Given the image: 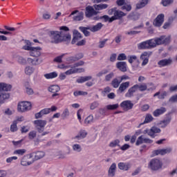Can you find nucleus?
<instances>
[{
    "instance_id": "f257e3e1",
    "label": "nucleus",
    "mask_w": 177,
    "mask_h": 177,
    "mask_svg": "<svg viewBox=\"0 0 177 177\" xmlns=\"http://www.w3.org/2000/svg\"><path fill=\"white\" fill-rule=\"evenodd\" d=\"M171 42V37L162 35L160 37H155L138 44V49L139 50H145L147 49H153L158 45H168Z\"/></svg>"
},
{
    "instance_id": "f03ea898",
    "label": "nucleus",
    "mask_w": 177,
    "mask_h": 177,
    "mask_svg": "<svg viewBox=\"0 0 177 177\" xmlns=\"http://www.w3.org/2000/svg\"><path fill=\"white\" fill-rule=\"evenodd\" d=\"M49 35L53 39L52 44H60L61 42H70L71 41V35L66 33V32L51 30L49 32Z\"/></svg>"
},
{
    "instance_id": "7ed1b4c3",
    "label": "nucleus",
    "mask_w": 177,
    "mask_h": 177,
    "mask_svg": "<svg viewBox=\"0 0 177 177\" xmlns=\"http://www.w3.org/2000/svg\"><path fill=\"white\" fill-rule=\"evenodd\" d=\"M145 92L146 91H154V88L150 87L147 88V84L142 83V84H136L133 86L130 87L128 91L125 94L126 97H133L134 94L136 92Z\"/></svg>"
},
{
    "instance_id": "20e7f679",
    "label": "nucleus",
    "mask_w": 177,
    "mask_h": 177,
    "mask_svg": "<svg viewBox=\"0 0 177 177\" xmlns=\"http://www.w3.org/2000/svg\"><path fill=\"white\" fill-rule=\"evenodd\" d=\"M12 89V85L6 83H0V104L5 103L10 97V94L5 92H9Z\"/></svg>"
},
{
    "instance_id": "39448f33",
    "label": "nucleus",
    "mask_w": 177,
    "mask_h": 177,
    "mask_svg": "<svg viewBox=\"0 0 177 177\" xmlns=\"http://www.w3.org/2000/svg\"><path fill=\"white\" fill-rule=\"evenodd\" d=\"M24 50H30L29 53L32 57H39L42 53V48L39 46L32 47L31 46V41H26V45L22 47Z\"/></svg>"
},
{
    "instance_id": "423d86ee",
    "label": "nucleus",
    "mask_w": 177,
    "mask_h": 177,
    "mask_svg": "<svg viewBox=\"0 0 177 177\" xmlns=\"http://www.w3.org/2000/svg\"><path fill=\"white\" fill-rule=\"evenodd\" d=\"M162 167H164V163L158 158H153L148 162V169L151 172L162 171Z\"/></svg>"
},
{
    "instance_id": "0eeeda50",
    "label": "nucleus",
    "mask_w": 177,
    "mask_h": 177,
    "mask_svg": "<svg viewBox=\"0 0 177 177\" xmlns=\"http://www.w3.org/2000/svg\"><path fill=\"white\" fill-rule=\"evenodd\" d=\"M31 102L27 101H23L18 104L17 110L19 113H24L25 111H28L31 110Z\"/></svg>"
},
{
    "instance_id": "6e6552de",
    "label": "nucleus",
    "mask_w": 177,
    "mask_h": 177,
    "mask_svg": "<svg viewBox=\"0 0 177 177\" xmlns=\"http://www.w3.org/2000/svg\"><path fill=\"white\" fill-rule=\"evenodd\" d=\"M85 16L87 19H91V17H93V16H97L99 13V11H96L93 6H87L85 8Z\"/></svg>"
},
{
    "instance_id": "1a4fd4ad",
    "label": "nucleus",
    "mask_w": 177,
    "mask_h": 177,
    "mask_svg": "<svg viewBox=\"0 0 177 177\" xmlns=\"http://www.w3.org/2000/svg\"><path fill=\"white\" fill-rule=\"evenodd\" d=\"M33 124H35V127L36 129L38 131V132L41 133V132H44L47 122L46 120H35L33 122Z\"/></svg>"
},
{
    "instance_id": "9d476101",
    "label": "nucleus",
    "mask_w": 177,
    "mask_h": 177,
    "mask_svg": "<svg viewBox=\"0 0 177 177\" xmlns=\"http://www.w3.org/2000/svg\"><path fill=\"white\" fill-rule=\"evenodd\" d=\"M48 91L53 93L51 95L53 99H59L60 94L57 93V92H60V86L58 85H51L48 88Z\"/></svg>"
},
{
    "instance_id": "9b49d317",
    "label": "nucleus",
    "mask_w": 177,
    "mask_h": 177,
    "mask_svg": "<svg viewBox=\"0 0 177 177\" xmlns=\"http://www.w3.org/2000/svg\"><path fill=\"white\" fill-rule=\"evenodd\" d=\"M165 17L164 14H159L153 21L154 27H161L164 23Z\"/></svg>"
},
{
    "instance_id": "f8f14e48",
    "label": "nucleus",
    "mask_w": 177,
    "mask_h": 177,
    "mask_svg": "<svg viewBox=\"0 0 177 177\" xmlns=\"http://www.w3.org/2000/svg\"><path fill=\"white\" fill-rule=\"evenodd\" d=\"M32 157H34V153H30V154L24 156L21 160V165H22L23 167H27V165H31V164H32V162H30L28 161V160H30V158H32Z\"/></svg>"
},
{
    "instance_id": "ddd939ff",
    "label": "nucleus",
    "mask_w": 177,
    "mask_h": 177,
    "mask_svg": "<svg viewBox=\"0 0 177 177\" xmlns=\"http://www.w3.org/2000/svg\"><path fill=\"white\" fill-rule=\"evenodd\" d=\"M120 107L125 111H128V110L133 109V103L131 100H124L120 103Z\"/></svg>"
},
{
    "instance_id": "4468645a",
    "label": "nucleus",
    "mask_w": 177,
    "mask_h": 177,
    "mask_svg": "<svg viewBox=\"0 0 177 177\" xmlns=\"http://www.w3.org/2000/svg\"><path fill=\"white\" fill-rule=\"evenodd\" d=\"M151 53H151L150 51H149V52L145 51L141 55L140 59L142 60H143L142 62V66H146V64H147V63H149V57H150Z\"/></svg>"
},
{
    "instance_id": "2eb2a0df",
    "label": "nucleus",
    "mask_w": 177,
    "mask_h": 177,
    "mask_svg": "<svg viewBox=\"0 0 177 177\" xmlns=\"http://www.w3.org/2000/svg\"><path fill=\"white\" fill-rule=\"evenodd\" d=\"M116 68L120 71H122V73H127L128 71V65L126 62H118L116 64Z\"/></svg>"
},
{
    "instance_id": "dca6fc26",
    "label": "nucleus",
    "mask_w": 177,
    "mask_h": 177,
    "mask_svg": "<svg viewBox=\"0 0 177 177\" xmlns=\"http://www.w3.org/2000/svg\"><path fill=\"white\" fill-rule=\"evenodd\" d=\"M171 151H172V149L169 147L166 149L156 150L153 151V154L155 156H158V154H160V156H165V154H169Z\"/></svg>"
},
{
    "instance_id": "f3484780",
    "label": "nucleus",
    "mask_w": 177,
    "mask_h": 177,
    "mask_svg": "<svg viewBox=\"0 0 177 177\" xmlns=\"http://www.w3.org/2000/svg\"><path fill=\"white\" fill-rule=\"evenodd\" d=\"M115 172H117V164L113 162L109 167L108 170V176L109 177H114L115 176Z\"/></svg>"
},
{
    "instance_id": "a211bd4d",
    "label": "nucleus",
    "mask_w": 177,
    "mask_h": 177,
    "mask_svg": "<svg viewBox=\"0 0 177 177\" xmlns=\"http://www.w3.org/2000/svg\"><path fill=\"white\" fill-rule=\"evenodd\" d=\"M124 16H125L124 12L116 10L114 12V15L111 17V20L113 21L114 20H120V19H122Z\"/></svg>"
},
{
    "instance_id": "6ab92c4d",
    "label": "nucleus",
    "mask_w": 177,
    "mask_h": 177,
    "mask_svg": "<svg viewBox=\"0 0 177 177\" xmlns=\"http://www.w3.org/2000/svg\"><path fill=\"white\" fill-rule=\"evenodd\" d=\"M166 112L167 109L165 107H160L153 112V117H160V115H162V114H165Z\"/></svg>"
},
{
    "instance_id": "aec40b11",
    "label": "nucleus",
    "mask_w": 177,
    "mask_h": 177,
    "mask_svg": "<svg viewBox=\"0 0 177 177\" xmlns=\"http://www.w3.org/2000/svg\"><path fill=\"white\" fill-rule=\"evenodd\" d=\"M130 84L131 83L129 82H123V83L120 84V85L118 89V92H120V93H122L125 92V91H127V89H128V88H129Z\"/></svg>"
},
{
    "instance_id": "412c9836",
    "label": "nucleus",
    "mask_w": 177,
    "mask_h": 177,
    "mask_svg": "<svg viewBox=\"0 0 177 177\" xmlns=\"http://www.w3.org/2000/svg\"><path fill=\"white\" fill-rule=\"evenodd\" d=\"M119 169L121 171H128L131 168V164L128 162H120L118 164Z\"/></svg>"
},
{
    "instance_id": "4be33fe9",
    "label": "nucleus",
    "mask_w": 177,
    "mask_h": 177,
    "mask_svg": "<svg viewBox=\"0 0 177 177\" xmlns=\"http://www.w3.org/2000/svg\"><path fill=\"white\" fill-rule=\"evenodd\" d=\"M82 38V35L78 32V30H75L73 32V38L71 41V44L74 45L75 42H77L79 39H81Z\"/></svg>"
},
{
    "instance_id": "5701e85b",
    "label": "nucleus",
    "mask_w": 177,
    "mask_h": 177,
    "mask_svg": "<svg viewBox=\"0 0 177 177\" xmlns=\"http://www.w3.org/2000/svg\"><path fill=\"white\" fill-rule=\"evenodd\" d=\"M93 8L96 12H98L99 10H104V9H107L109 5L106 3L94 4Z\"/></svg>"
},
{
    "instance_id": "b1692460",
    "label": "nucleus",
    "mask_w": 177,
    "mask_h": 177,
    "mask_svg": "<svg viewBox=\"0 0 177 177\" xmlns=\"http://www.w3.org/2000/svg\"><path fill=\"white\" fill-rule=\"evenodd\" d=\"M172 63V60L169 59H161L158 62L159 67H165V66H169Z\"/></svg>"
},
{
    "instance_id": "393cba45",
    "label": "nucleus",
    "mask_w": 177,
    "mask_h": 177,
    "mask_svg": "<svg viewBox=\"0 0 177 177\" xmlns=\"http://www.w3.org/2000/svg\"><path fill=\"white\" fill-rule=\"evenodd\" d=\"M171 117H167L165 118L163 120H161L158 125H160V128H165L169 125V124L171 122Z\"/></svg>"
},
{
    "instance_id": "a878e982",
    "label": "nucleus",
    "mask_w": 177,
    "mask_h": 177,
    "mask_svg": "<svg viewBox=\"0 0 177 177\" xmlns=\"http://www.w3.org/2000/svg\"><path fill=\"white\" fill-rule=\"evenodd\" d=\"M33 154V157H35V160H41V158H44L45 157V152L42 151H39L37 152L32 153Z\"/></svg>"
},
{
    "instance_id": "bb28decb",
    "label": "nucleus",
    "mask_w": 177,
    "mask_h": 177,
    "mask_svg": "<svg viewBox=\"0 0 177 177\" xmlns=\"http://www.w3.org/2000/svg\"><path fill=\"white\" fill-rule=\"evenodd\" d=\"M91 80H92V76H82L77 79L76 82H77V84H84V82H86V81H91Z\"/></svg>"
},
{
    "instance_id": "cd10ccee",
    "label": "nucleus",
    "mask_w": 177,
    "mask_h": 177,
    "mask_svg": "<svg viewBox=\"0 0 177 177\" xmlns=\"http://www.w3.org/2000/svg\"><path fill=\"white\" fill-rule=\"evenodd\" d=\"M27 62L29 64H32V66H38V64H41V63H42V61H39V58H28Z\"/></svg>"
},
{
    "instance_id": "c85d7f7f",
    "label": "nucleus",
    "mask_w": 177,
    "mask_h": 177,
    "mask_svg": "<svg viewBox=\"0 0 177 177\" xmlns=\"http://www.w3.org/2000/svg\"><path fill=\"white\" fill-rule=\"evenodd\" d=\"M153 120H154V118H153V115H151V114L150 113L147 114L145 115V119L144 122L140 124V125H145V124H149V122H151Z\"/></svg>"
},
{
    "instance_id": "c756f323",
    "label": "nucleus",
    "mask_w": 177,
    "mask_h": 177,
    "mask_svg": "<svg viewBox=\"0 0 177 177\" xmlns=\"http://www.w3.org/2000/svg\"><path fill=\"white\" fill-rule=\"evenodd\" d=\"M102 27H103V24L102 23H98L95 26L90 28V31L92 32H96V31L102 30Z\"/></svg>"
},
{
    "instance_id": "7c9ffc66",
    "label": "nucleus",
    "mask_w": 177,
    "mask_h": 177,
    "mask_svg": "<svg viewBox=\"0 0 177 177\" xmlns=\"http://www.w3.org/2000/svg\"><path fill=\"white\" fill-rule=\"evenodd\" d=\"M44 77L46 80H53V78L57 77V72H51L50 73L44 74Z\"/></svg>"
},
{
    "instance_id": "2f4dec72",
    "label": "nucleus",
    "mask_w": 177,
    "mask_h": 177,
    "mask_svg": "<svg viewBox=\"0 0 177 177\" xmlns=\"http://www.w3.org/2000/svg\"><path fill=\"white\" fill-rule=\"evenodd\" d=\"M72 149L75 153H81L82 151V147L80 144H73L72 145Z\"/></svg>"
},
{
    "instance_id": "473e14b6",
    "label": "nucleus",
    "mask_w": 177,
    "mask_h": 177,
    "mask_svg": "<svg viewBox=\"0 0 177 177\" xmlns=\"http://www.w3.org/2000/svg\"><path fill=\"white\" fill-rule=\"evenodd\" d=\"M147 3H149V0H142L140 3L136 4V9H142V8H145Z\"/></svg>"
},
{
    "instance_id": "72a5a7b5",
    "label": "nucleus",
    "mask_w": 177,
    "mask_h": 177,
    "mask_svg": "<svg viewBox=\"0 0 177 177\" xmlns=\"http://www.w3.org/2000/svg\"><path fill=\"white\" fill-rule=\"evenodd\" d=\"M120 84H121V80H119L118 78L113 79L111 83L113 88H118V86H120Z\"/></svg>"
},
{
    "instance_id": "f704fd0d",
    "label": "nucleus",
    "mask_w": 177,
    "mask_h": 177,
    "mask_svg": "<svg viewBox=\"0 0 177 177\" xmlns=\"http://www.w3.org/2000/svg\"><path fill=\"white\" fill-rule=\"evenodd\" d=\"M74 21H81L84 20V12H80L77 15L73 17Z\"/></svg>"
},
{
    "instance_id": "c9c22d12",
    "label": "nucleus",
    "mask_w": 177,
    "mask_h": 177,
    "mask_svg": "<svg viewBox=\"0 0 177 177\" xmlns=\"http://www.w3.org/2000/svg\"><path fill=\"white\" fill-rule=\"evenodd\" d=\"M82 57V55H80L78 58H77L75 56L73 57H69L67 58V62H69V63H74V62H77V60H80Z\"/></svg>"
},
{
    "instance_id": "e433bc0d",
    "label": "nucleus",
    "mask_w": 177,
    "mask_h": 177,
    "mask_svg": "<svg viewBox=\"0 0 177 177\" xmlns=\"http://www.w3.org/2000/svg\"><path fill=\"white\" fill-rule=\"evenodd\" d=\"M117 146H120V140L118 139L114 140L109 143V147H117Z\"/></svg>"
},
{
    "instance_id": "4c0bfd02",
    "label": "nucleus",
    "mask_w": 177,
    "mask_h": 177,
    "mask_svg": "<svg viewBox=\"0 0 177 177\" xmlns=\"http://www.w3.org/2000/svg\"><path fill=\"white\" fill-rule=\"evenodd\" d=\"M74 96H85L88 95V92L82 91H77L73 93Z\"/></svg>"
},
{
    "instance_id": "58836bf2",
    "label": "nucleus",
    "mask_w": 177,
    "mask_h": 177,
    "mask_svg": "<svg viewBox=\"0 0 177 177\" xmlns=\"http://www.w3.org/2000/svg\"><path fill=\"white\" fill-rule=\"evenodd\" d=\"M27 151V150L24 149H17L15 151H14V154H17L18 156H23L24 154H26V152Z\"/></svg>"
},
{
    "instance_id": "ea45409f",
    "label": "nucleus",
    "mask_w": 177,
    "mask_h": 177,
    "mask_svg": "<svg viewBox=\"0 0 177 177\" xmlns=\"http://www.w3.org/2000/svg\"><path fill=\"white\" fill-rule=\"evenodd\" d=\"M174 3V0H162L161 4L162 6H169V5H172Z\"/></svg>"
},
{
    "instance_id": "a19ab883",
    "label": "nucleus",
    "mask_w": 177,
    "mask_h": 177,
    "mask_svg": "<svg viewBox=\"0 0 177 177\" xmlns=\"http://www.w3.org/2000/svg\"><path fill=\"white\" fill-rule=\"evenodd\" d=\"M34 73V68L31 66H27L25 68V74L27 75H31Z\"/></svg>"
},
{
    "instance_id": "79ce46f5",
    "label": "nucleus",
    "mask_w": 177,
    "mask_h": 177,
    "mask_svg": "<svg viewBox=\"0 0 177 177\" xmlns=\"http://www.w3.org/2000/svg\"><path fill=\"white\" fill-rule=\"evenodd\" d=\"M120 107V105L118 104H109L106 106L107 110H117V109Z\"/></svg>"
},
{
    "instance_id": "37998d69",
    "label": "nucleus",
    "mask_w": 177,
    "mask_h": 177,
    "mask_svg": "<svg viewBox=\"0 0 177 177\" xmlns=\"http://www.w3.org/2000/svg\"><path fill=\"white\" fill-rule=\"evenodd\" d=\"M92 122H93V115H90L84 120V124H86V125L92 124Z\"/></svg>"
},
{
    "instance_id": "c03bdc74",
    "label": "nucleus",
    "mask_w": 177,
    "mask_h": 177,
    "mask_svg": "<svg viewBox=\"0 0 177 177\" xmlns=\"http://www.w3.org/2000/svg\"><path fill=\"white\" fill-rule=\"evenodd\" d=\"M11 132H16L17 131V121H13L10 126Z\"/></svg>"
},
{
    "instance_id": "a18cd8bd",
    "label": "nucleus",
    "mask_w": 177,
    "mask_h": 177,
    "mask_svg": "<svg viewBox=\"0 0 177 177\" xmlns=\"http://www.w3.org/2000/svg\"><path fill=\"white\" fill-rule=\"evenodd\" d=\"M122 10H127V12H131L132 10V6L130 4L124 3V5L122 7Z\"/></svg>"
},
{
    "instance_id": "49530a36",
    "label": "nucleus",
    "mask_w": 177,
    "mask_h": 177,
    "mask_svg": "<svg viewBox=\"0 0 177 177\" xmlns=\"http://www.w3.org/2000/svg\"><path fill=\"white\" fill-rule=\"evenodd\" d=\"M80 29L83 32V34L85 35V37H89L91 33L89 32V31H88V28L80 27Z\"/></svg>"
},
{
    "instance_id": "de8ad7c7",
    "label": "nucleus",
    "mask_w": 177,
    "mask_h": 177,
    "mask_svg": "<svg viewBox=\"0 0 177 177\" xmlns=\"http://www.w3.org/2000/svg\"><path fill=\"white\" fill-rule=\"evenodd\" d=\"M101 20L104 19V21H105V23H106V21H109V23H113V21L111 20V17H109V15H103L102 17H100Z\"/></svg>"
},
{
    "instance_id": "09e8293b",
    "label": "nucleus",
    "mask_w": 177,
    "mask_h": 177,
    "mask_svg": "<svg viewBox=\"0 0 177 177\" xmlns=\"http://www.w3.org/2000/svg\"><path fill=\"white\" fill-rule=\"evenodd\" d=\"M151 132H152V133H160V132H161V129L157 127H152L151 128Z\"/></svg>"
},
{
    "instance_id": "8fccbe9b",
    "label": "nucleus",
    "mask_w": 177,
    "mask_h": 177,
    "mask_svg": "<svg viewBox=\"0 0 177 177\" xmlns=\"http://www.w3.org/2000/svg\"><path fill=\"white\" fill-rule=\"evenodd\" d=\"M84 138H86V133H80L76 136L75 139L77 140H82V139H84Z\"/></svg>"
},
{
    "instance_id": "3c124183",
    "label": "nucleus",
    "mask_w": 177,
    "mask_h": 177,
    "mask_svg": "<svg viewBox=\"0 0 177 177\" xmlns=\"http://www.w3.org/2000/svg\"><path fill=\"white\" fill-rule=\"evenodd\" d=\"M17 160V156H11L6 159V162L8 164H10V162H13V161H16Z\"/></svg>"
},
{
    "instance_id": "603ef678",
    "label": "nucleus",
    "mask_w": 177,
    "mask_h": 177,
    "mask_svg": "<svg viewBox=\"0 0 177 177\" xmlns=\"http://www.w3.org/2000/svg\"><path fill=\"white\" fill-rule=\"evenodd\" d=\"M68 115H70V111H68V109H65L63 111V113H62V117L63 118H66V117H68Z\"/></svg>"
},
{
    "instance_id": "864d4df0",
    "label": "nucleus",
    "mask_w": 177,
    "mask_h": 177,
    "mask_svg": "<svg viewBox=\"0 0 177 177\" xmlns=\"http://www.w3.org/2000/svg\"><path fill=\"white\" fill-rule=\"evenodd\" d=\"M107 41H109V39H104L102 41H100L99 42V46L98 47L102 49V48H104V45H106V42H107Z\"/></svg>"
},
{
    "instance_id": "5fc2aeb1",
    "label": "nucleus",
    "mask_w": 177,
    "mask_h": 177,
    "mask_svg": "<svg viewBox=\"0 0 177 177\" xmlns=\"http://www.w3.org/2000/svg\"><path fill=\"white\" fill-rule=\"evenodd\" d=\"M135 60H138V57H136V55H130L129 57V63H130V64H132Z\"/></svg>"
},
{
    "instance_id": "6e6d98bb",
    "label": "nucleus",
    "mask_w": 177,
    "mask_h": 177,
    "mask_svg": "<svg viewBox=\"0 0 177 177\" xmlns=\"http://www.w3.org/2000/svg\"><path fill=\"white\" fill-rule=\"evenodd\" d=\"M118 60H127V55H125V53L119 54V55L118 56Z\"/></svg>"
},
{
    "instance_id": "4d7b16f0",
    "label": "nucleus",
    "mask_w": 177,
    "mask_h": 177,
    "mask_svg": "<svg viewBox=\"0 0 177 177\" xmlns=\"http://www.w3.org/2000/svg\"><path fill=\"white\" fill-rule=\"evenodd\" d=\"M176 102H177V94L172 95L169 100V103H176Z\"/></svg>"
},
{
    "instance_id": "13d9d810",
    "label": "nucleus",
    "mask_w": 177,
    "mask_h": 177,
    "mask_svg": "<svg viewBox=\"0 0 177 177\" xmlns=\"http://www.w3.org/2000/svg\"><path fill=\"white\" fill-rule=\"evenodd\" d=\"M142 143H144V139H143V136H140L137 141H136V146H140V145H142Z\"/></svg>"
},
{
    "instance_id": "bf43d9fd",
    "label": "nucleus",
    "mask_w": 177,
    "mask_h": 177,
    "mask_svg": "<svg viewBox=\"0 0 177 177\" xmlns=\"http://www.w3.org/2000/svg\"><path fill=\"white\" fill-rule=\"evenodd\" d=\"M114 77V73L111 72L105 76V81H110Z\"/></svg>"
},
{
    "instance_id": "052dcab7",
    "label": "nucleus",
    "mask_w": 177,
    "mask_h": 177,
    "mask_svg": "<svg viewBox=\"0 0 177 177\" xmlns=\"http://www.w3.org/2000/svg\"><path fill=\"white\" fill-rule=\"evenodd\" d=\"M41 113H42L43 115L49 114L50 113V108H45V109H42Z\"/></svg>"
},
{
    "instance_id": "680f3d73",
    "label": "nucleus",
    "mask_w": 177,
    "mask_h": 177,
    "mask_svg": "<svg viewBox=\"0 0 177 177\" xmlns=\"http://www.w3.org/2000/svg\"><path fill=\"white\" fill-rule=\"evenodd\" d=\"M63 56H64V54H63L60 56L56 57L54 59V62H56L57 63H62V59H63Z\"/></svg>"
},
{
    "instance_id": "e2e57ef3",
    "label": "nucleus",
    "mask_w": 177,
    "mask_h": 177,
    "mask_svg": "<svg viewBox=\"0 0 177 177\" xmlns=\"http://www.w3.org/2000/svg\"><path fill=\"white\" fill-rule=\"evenodd\" d=\"M129 147H131L130 145L124 144V145L120 147V150H122V151H125V150H128V149H129Z\"/></svg>"
},
{
    "instance_id": "0e129e2a",
    "label": "nucleus",
    "mask_w": 177,
    "mask_h": 177,
    "mask_svg": "<svg viewBox=\"0 0 177 177\" xmlns=\"http://www.w3.org/2000/svg\"><path fill=\"white\" fill-rule=\"evenodd\" d=\"M83 111H84V110L80 109L77 112V119L79 120L80 122H81V114H82Z\"/></svg>"
},
{
    "instance_id": "69168bd1",
    "label": "nucleus",
    "mask_w": 177,
    "mask_h": 177,
    "mask_svg": "<svg viewBox=\"0 0 177 177\" xmlns=\"http://www.w3.org/2000/svg\"><path fill=\"white\" fill-rule=\"evenodd\" d=\"M97 106H99V104L97 102H94L91 104L90 109L91 110H95Z\"/></svg>"
},
{
    "instance_id": "338daca9",
    "label": "nucleus",
    "mask_w": 177,
    "mask_h": 177,
    "mask_svg": "<svg viewBox=\"0 0 177 177\" xmlns=\"http://www.w3.org/2000/svg\"><path fill=\"white\" fill-rule=\"evenodd\" d=\"M59 30L61 31H63V32H67V31H70V28H68V27L66 26H61L59 28Z\"/></svg>"
},
{
    "instance_id": "774afa93",
    "label": "nucleus",
    "mask_w": 177,
    "mask_h": 177,
    "mask_svg": "<svg viewBox=\"0 0 177 177\" xmlns=\"http://www.w3.org/2000/svg\"><path fill=\"white\" fill-rule=\"evenodd\" d=\"M168 95L167 91H163L158 97V99H165V97Z\"/></svg>"
}]
</instances>
